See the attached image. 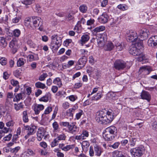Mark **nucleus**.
I'll return each mask as SVG.
<instances>
[{
	"label": "nucleus",
	"mask_w": 157,
	"mask_h": 157,
	"mask_svg": "<svg viewBox=\"0 0 157 157\" xmlns=\"http://www.w3.org/2000/svg\"><path fill=\"white\" fill-rule=\"evenodd\" d=\"M114 112L111 109L108 111L105 109L99 111V123L106 124L110 123L114 118Z\"/></svg>",
	"instance_id": "f257e3e1"
},
{
	"label": "nucleus",
	"mask_w": 157,
	"mask_h": 157,
	"mask_svg": "<svg viewBox=\"0 0 157 157\" xmlns=\"http://www.w3.org/2000/svg\"><path fill=\"white\" fill-rule=\"evenodd\" d=\"M62 36L54 34L51 36V48L53 50L56 51L61 46L62 42Z\"/></svg>",
	"instance_id": "f03ea898"
},
{
	"label": "nucleus",
	"mask_w": 157,
	"mask_h": 157,
	"mask_svg": "<svg viewBox=\"0 0 157 157\" xmlns=\"http://www.w3.org/2000/svg\"><path fill=\"white\" fill-rule=\"evenodd\" d=\"M32 21L33 22V27L36 28L39 27V29L40 31L43 30V21L41 18L38 17H33Z\"/></svg>",
	"instance_id": "7ed1b4c3"
},
{
	"label": "nucleus",
	"mask_w": 157,
	"mask_h": 157,
	"mask_svg": "<svg viewBox=\"0 0 157 157\" xmlns=\"http://www.w3.org/2000/svg\"><path fill=\"white\" fill-rule=\"evenodd\" d=\"M132 157H140L144 152V149L139 147L132 148L130 151Z\"/></svg>",
	"instance_id": "20e7f679"
},
{
	"label": "nucleus",
	"mask_w": 157,
	"mask_h": 157,
	"mask_svg": "<svg viewBox=\"0 0 157 157\" xmlns=\"http://www.w3.org/2000/svg\"><path fill=\"white\" fill-rule=\"evenodd\" d=\"M127 40L129 42H134L139 40L138 35L135 31H130L127 34Z\"/></svg>",
	"instance_id": "39448f33"
},
{
	"label": "nucleus",
	"mask_w": 157,
	"mask_h": 157,
	"mask_svg": "<svg viewBox=\"0 0 157 157\" xmlns=\"http://www.w3.org/2000/svg\"><path fill=\"white\" fill-rule=\"evenodd\" d=\"M24 127L25 130H28L27 134L25 137V139H27L30 135L33 134L35 132L36 127L35 126L32 125L30 126H25Z\"/></svg>",
	"instance_id": "423d86ee"
},
{
	"label": "nucleus",
	"mask_w": 157,
	"mask_h": 157,
	"mask_svg": "<svg viewBox=\"0 0 157 157\" xmlns=\"http://www.w3.org/2000/svg\"><path fill=\"white\" fill-rule=\"evenodd\" d=\"M126 63L122 60H117L114 63V67L115 69L120 70L124 69L126 67Z\"/></svg>",
	"instance_id": "0eeeda50"
},
{
	"label": "nucleus",
	"mask_w": 157,
	"mask_h": 157,
	"mask_svg": "<svg viewBox=\"0 0 157 157\" xmlns=\"http://www.w3.org/2000/svg\"><path fill=\"white\" fill-rule=\"evenodd\" d=\"M107 40V35L105 33L99 34V47L104 46Z\"/></svg>",
	"instance_id": "6e6552de"
},
{
	"label": "nucleus",
	"mask_w": 157,
	"mask_h": 157,
	"mask_svg": "<svg viewBox=\"0 0 157 157\" xmlns=\"http://www.w3.org/2000/svg\"><path fill=\"white\" fill-rule=\"evenodd\" d=\"M148 44L149 46L157 48V36L150 37L148 41Z\"/></svg>",
	"instance_id": "1a4fd4ad"
},
{
	"label": "nucleus",
	"mask_w": 157,
	"mask_h": 157,
	"mask_svg": "<svg viewBox=\"0 0 157 157\" xmlns=\"http://www.w3.org/2000/svg\"><path fill=\"white\" fill-rule=\"evenodd\" d=\"M149 34V32L147 29H143L139 31V36L143 40L147 39Z\"/></svg>",
	"instance_id": "9d476101"
},
{
	"label": "nucleus",
	"mask_w": 157,
	"mask_h": 157,
	"mask_svg": "<svg viewBox=\"0 0 157 157\" xmlns=\"http://www.w3.org/2000/svg\"><path fill=\"white\" fill-rule=\"evenodd\" d=\"M102 136L105 140L111 141L114 139L115 136L110 132L108 133L107 131L105 130L102 132Z\"/></svg>",
	"instance_id": "9b49d317"
},
{
	"label": "nucleus",
	"mask_w": 157,
	"mask_h": 157,
	"mask_svg": "<svg viewBox=\"0 0 157 157\" xmlns=\"http://www.w3.org/2000/svg\"><path fill=\"white\" fill-rule=\"evenodd\" d=\"M46 133V131L45 130L44 128H39L37 132V140L39 141H41L44 136L45 139V135Z\"/></svg>",
	"instance_id": "f8f14e48"
},
{
	"label": "nucleus",
	"mask_w": 157,
	"mask_h": 157,
	"mask_svg": "<svg viewBox=\"0 0 157 157\" xmlns=\"http://www.w3.org/2000/svg\"><path fill=\"white\" fill-rule=\"evenodd\" d=\"M151 71V69L149 66H144L140 68L139 72L140 74L146 75L149 74Z\"/></svg>",
	"instance_id": "ddd939ff"
},
{
	"label": "nucleus",
	"mask_w": 157,
	"mask_h": 157,
	"mask_svg": "<svg viewBox=\"0 0 157 157\" xmlns=\"http://www.w3.org/2000/svg\"><path fill=\"white\" fill-rule=\"evenodd\" d=\"M141 50L134 45L131 46L129 50V53L134 56H138L141 53Z\"/></svg>",
	"instance_id": "4468645a"
},
{
	"label": "nucleus",
	"mask_w": 157,
	"mask_h": 157,
	"mask_svg": "<svg viewBox=\"0 0 157 157\" xmlns=\"http://www.w3.org/2000/svg\"><path fill=\"white\" fill-rule=\"evenodd\" d=\"M9 47L11 49L12 53L14 54L17 51V46L16 41L12 40L9 43Z\"/></svg>",
	"instance_id": "2eb2a0df"
},
{
	"label": "nucleus",
	"mask_w": 157,
	"mask_h": 157,
	"mask_svg": "<svg viewBox=\"0 0 157 157\" xmlns=\"http://www.w3.org/2000/svg\"><path fill=\"white\" fill-rule=\"evenodd\" d=\"M67 128L68 132L74 134L77 132L78 128L75 122H73L70 124Z\"/></svg>",
	"instance_id": "dca6fc26"
},
{
	"label": "nucleus",
	"mask_w": 157,
	"mask_h": 157,
	"mask_svg": "<svg viewBox=\"0 0 157 157\" xmlns=\"http://www.w3.org/2000/svg\"><path fill=\"white\" fill-rule=\"evenodd\" d=\"M15 97L13 99L14 102H18L21 100H23L25 98L26 95L24 93H21L19 94H14Z\"/></svg>",
	"instance_id": "f3484780"
},
{
	"label": "nucleus",
	"mask_w": 157,
	"mask_h": 157,
	"mask_svg": "<svg viewBox=\"0 0 157 157\" xmlns=\"http://www.w3.org/2000/svg\"><path fill=\"white\" fill-rule=\"evenodd\" d=\"M44 109V106L42 104H36L33 106V110L36 115L38 114L41 111Z\"/></svg>",
	"instance_id": "a211bd4d"
},
{
	"label": "nucleus",
	"mask_w": 157,
	"mask_h": 157,
	"mask_svg": "<svg viewBox=\"0 0 157 157\" xmlns=\"http://www.w3.org/2000/svg\"><path fill=\"white\" fill-rule=\"evenodd\" d=\"M141 98L149 101L151 99V96L149 93L146 91H143L140 95Z\"/></svg>",
	"instance_id": "6ab92c4d"
},
{
	"label": "nucleus",
	"mask_w": 157,
	"mask_h": 157,
	"mask_svg": "<svg viewBox=\"0 0 157 157\" xmlns=\"http://www.w3.org/2000/svg\"><path fill=\"white\" fill-rule=\"evenodd\" d=\"M32 19V17H28L26 18L25 19L24 22L25 25L29 28H33V25Z\"/></svg>",
	"instance_id": "aec40b11"
},
{
	"label": "nucleus",
	"mask_w": 157,
	"mask_h": 157,
	"mask_svg": "<svg viewBox=\"0 0 157 157\" xmlns=\"http://www.w3.org/2000/svg\"><path fill=\"white\" fill-rule=\"evenodd\" d=\"M109 17L106 13H104L99 17V21L102 23H106Z\"/></svg>",
	"instance_id": "412c9836"
},
{
	"label": "nucleus",
	"mask_w": 157,
	"mask_h": 157,
	"mask_svg": "<svg viewBox=\"0 0 157 157\" xmlns=\"http://www.w3.org/2000/svg\"><path fill=\"white\" fill-rule=\"evenodd\" d=\"M105 130L107 131V132H110L114 135H116L117 133V128L114 126H111L106 128Z\"/></svg>",
	"instance_id": "4be33fe9"
},
{
	"label": "nucleus",
	"mask_w": 157,
	"mask_h": 157,
	"mask_svg": "<svg viewBox=\"0 0 157 157\" xmlns=\"http://www.w3.org/2000/svg\"><path fill=\"white\" fill-rule=\"evenodd\" d=\"M51 94L50 93H46L45 95L39 99L40 101L47 102L48 101L49 99L51 98Z\"/></svg>",
	"instance_id": "5701e85b"
},
{
	"label": "nucleus",
	"mask_w": 157,
	"mask_h": 157,
	"mask_svg": "<svg viewBox=\"0 0 157 157\" xmlns=\"http://www.w3.org/2000/svg\"><path fill=\"white\" fill-rule=\"evenodd\" d=\"M104 49L106 51H111L114 47L113 43L111 42H109L105 45H104Z\"/></svg>",
	"instance_id": "b1692460"
},
{
	"label": "nucleus",
	"mask_w": 157,
	"mask_h": 157,
	"mask_svg": "<svg viewBox=\"0 0 157 157\" xmlns=\"http://www.w3.org/2000/svg\"><path fill=\"white\" fill-rule=\"evenodd\" d=\"M90 144L89 142L87 141H83L82 142V146L83 150L86 152L88 150V148Z\"/></svg>",
	"instance_id": "393cba45"
},
{
	"label": "nucleus",
	"mask_w": 157,
	"mask_h": 157,
	"mask_svg": "<svg viewBox=\"0 0 157 157\" xmlns=\"http://www.w3.org/2000/svg\"><path fill=\"white\" fill-rule=\"evenodd\" d=\"M27 58L30 61H32L38 59V57L37 54H29L28 55Z\"/></svg>",
	"instance_id": "a878e982"
},
{
	"label": "nucleus",
	"mask_w": 157,
	"mask_h": 157,
	"mask_svg": "<svg viewBox=\"0 0 157 157\" xmlns=\"http://www.w3.org/2000/svg\"><path fill=\"white\" fill-rule=\"evenodd\" d=\"M97 139L96 138H94L91 140L92 143H94V148L95 151L96 155H98V146Z\"/></svg>",
	"instance_id": "bb28decb"
},
{
	"label": "nucleus",
	"mask_w": 157,
	"mask_h": 157,
	"mask_svg": "<svg viewBox=\"0 0 157 157\" xmlns=\"http://www.w3.org/2000/svg\"><path fill=\"white\" fill-rule=\"evenodd\" d=\"M22 120L25 123H27L29 121L28 112L27 111H24L22 113Z\"/></svg>",
	"instance_id": "cd10ccee"
},
{
	"label": "nucleus",
	"mask_w": 157,
	"mask_h": 157,
	"mask_svg": "<svg viewBox=\"0 0 157 157\" xmlns=\"http://www.w3.org/2000/svg\"><path fill=\"white\" fill-rule=\"evenodd\" d=\"M52 111V107L48 106L45 110L44 113L42 115V118L44 119L45 118V115L49 114Z\"/></svg>",
	"instance_id": "c85d7f7f"
},
{
	"label": "nucleus",
	"mask_w": 157,
	"mask_h": 157,
	"mask_svg": "<svg viewBox=\"0 0 157 157\" xmlns=\"http://www.w3.org/2000/svg\"><path fill=\"white\" fill-rule=\"evenodd\" d=\"M53 83L57 85L59 87H61L63 85L61 79L59 77L55 78L53 80Z\"/></svg>",
	"instance_id": "c756f323"
},
{
	"label": "nucleus",
	"mask_w": 157,
	"mask_h": 157,
	"mask_svg": "<svg viewBox=\"0 0 157 157\" xmlns=\"http://www.w3.org/2000/svg\"><path fill=\"white\" fill-rule=\"evenodd\" d=\"M24 105L22 102L19 103H15L14 105V109L17 111H18L24 108Z\"/></svg>",
	"instance_id": "7c9ffc66"
},
{
	"label": "nucleus",
	"mask_w": 157,
	"mask_h": 157,
	"mask_svg": "<svg viewBox=\"0 0 157 157\" xmlns=\"http://www.w3.org/2000/svg\"><path fill=\"white\" fill-rule=\"evenodd\" d=\"M137 142V139L135 137H132L129 140V144L131 147L135 146Z\"/></svg>",
	"instance_id": "2f4dec72"
},
{
	"label": "nucleus",
	"mask_w": 157,
	"mask_h": 157,
	"mask_svg": "<svg viewBox=\"0 0 157 157\" xmlns=\"http://www.w3.org/2000/svg\"><path fill=\"white\" fill-rule=\"evenodd\" d=\"M67 136L66 134L62 133L59 135H58L56 138L59 141L65 140L66 139Z\"/></svg>",
	"instance_id": "473e14b6"
},
{
	"label": "nucleus",
	"mask_w": 157,
	"mask_h": 157,
	"mask_svg": "<svg viewBox=\"0 0 157 157\" xmlns=\"http://www.w3.org/2000/svg\"><path fill=\"white\" fill-rule=\"evenodd\" d=\"M35 86L38 88H41L42 89H44L46 88L45 85L42 82H38L35 83Z\"/></svg>",
	"instance_id": "72a5a7b5"
},
{
	"label": "nucleus",
	"mask_w": 157,
	"mask_h": 157,
	"mask_svg": "<svg viewBox=\"0 0 157 157\" xmlns=\"http://www.w3.org/2000/svg\"><path fill=\"white\" fill-rule=\"evenodd\" d=\"M25 60L23 58H20L19 59L17 62V66L18 67H20L23 65L25 62Z\"/></svg>",
	"instance_id": "f704fd0d"
},
{
	"label": "nucleus",
	"mask_w": 157,
	"mask_h": 157,
	"mask_svg": "<svg viewBox=\"0 0 157 157\" xmlns=\"http://www.w3.org/2000/svg\"><path fill=\"white\" fill-rule=\"evenodd\" d=\"M0 43L4 48L6 47L7 44L6 38L3 37H0Z\"/></svg>",
	"instance_id": "c9c22d12"
},
{
	"label": "nucleus",
	"mask_w": 157,
	"mask_h": 157,
	"mask_svg": "<svg viewBox=\"0 0 157 157\" xmlns=\"http://www.w3.org/2000/svg\"><path fill=\"white\" fill-rule=\"evenodd\" d=\"M115 46L117 48V49L119 51L122 50L124 48V46L121 44L119 43L117 41L114 42Z\"/></svg>",
	"instance_id": "e433bc0d"
},
{
	"label": "nucleus",
	"mask_w": 157,
	"mask_h": 157,
	"mask_svg": "<svg viewBox=\"0 0 157 157\" xmlns=\"http://www.w3.org/2000/svg\"><path fill=\"white\" fill-rule=\"evenodd\" d=\"M138 56H139L137 57L136 59V60L139 62L143 61L144 60L146 59L144 55L141 52V53L138 55Z\"/></svg>",
	"instance_id": "4c0bfd02"
},
{
	"label": "nucleus",
	"mask_w": 157,
	"mask_h": 157,
	"mask_svg": "<svg viewBox=\"0 0 157 157\" xmlns=\"http://www.w3.org/2000/svg\"><path fill=\"white\" fill-rule=\"evenodd\" d=\"M79 9L82 13H85L87 10V7L86 5L83 4L79 6Z\"/></svg>",
	"instance_id": "58836bf2"
},
{
	"label": "nucleus",
	"mask_w": 157,
	"mask_h": 157,
	"mask_svg": "<svg viewBox=\"0 0 157 157\" xmlns=\"http://www.w3.org/2000/svg\"><path fill=\"white\" fill-rule=\"evenodd\" d=\"M89 38L90 37L88 35L86 34L82 36L81 41L82 43H85L89 40Z\"/></svg>",
	"instance_id": "ea45409f"
},
{
	"label": "nucleus",
	"mask_w": 157,
	"mask_h": 157,
	"mask_svg": "<svg viewBox=\"0 0 157 157\" xmlns=\"http://www.w3.org/2000/svg\"><path fill=\"white\" fill-rule=\"evenodd\" d=\"M84 113L82 110L80 109H79L78 113H77L76 114L75 119L77 120H79L81 118L82 115Z\"/></svg>",
	"instance_id": "a19ab883"
},
{
	"label": "nucleus",
	"mask_w": 157,
	"mask_h": 157,
	"mask_svg": "<svg viewBox=\"0 0 157 157\" xmlns=\"http://www.w3.org/2000/svg\"><path fill=\"white\" fill-rule=\"evenodd\" d=\"M27 43L28 45L30 47L33 48H36L37 45L33 43V42L31 40H28L27 41Z\"/></svg>",
	"instance_id": "79ce46f5"
},
{
	"label": "nucleus",
	"mask_w": 157,
	"mask_h": 157,
	"mask_svg": "<svg viewBox=\"0 0 157 157\" xmlns=\"http://www.w3.org/2000/svg\"><path fill=\"white\" fill-rule=\"evenodd\" d=\"M86 63V59H84L83 58L80 59L78 62V65H80L81 67H83Z\"/></svg>",
	"instance_id": "37998d69"
},
{
	"label": "nucleus",
	"mask_w": 157,
	"mask_h": 157,
	"mask_svg": "<svg viewBox=\"0 0 157 157\" xmlns=\"http://www.w3.org/2000/svg\"><path fill=\"white\" fill-rule=\"evenodd\" d=\"M74 147L75 145L74 144L67 145L63 147V150L65 151H67L70 149H72Z\"/></svg>",
	"instance_id": "c03bdc74"
},
{
	"label": "nucleus",
	"mask_w": 157,
	"mask_h": 157,
	"mask_svg": "<svg viewBox=\"0 0 157 157\" xmlns=\"http://www.w3.org/2000/svg\"><path fill=\"white\" fill-rule=\"evenodd\" d=\"M8 20V17L7 15H5V17L0 18V23H6Z\"/></svg>",
	"instance_id": "a18cd8bd"
},
{
	"label": "nucleus",
	"mask_w": 157,
	"mask_h": 157,
	"mask_svg": "<svg viewBox=\"0 0 157 157\" xmlns=\"http://www.w3.org/2000/svg\"><path fill=\"white\" fill-rule=\"evenodd\" d=\"M116 94H117V93H115L111 91L109 92L107 94V96L110 99H113V98L115 97L117 95Z\"/></svg>",
	"instance_id": "49530a36"
},
{
	"label": "nucleus",
	"mask_w": 157,
	"mask_h": 157,
	"mask_svg": "<svg viewBox=\"0 0 157 157\" xmlns=\"http://www.w3.org/2000/svg\"><path fill=\"white\" fill-rule=\"evenodd\" d=\"M86 21L85 19L82 17L80 21L78 22L77 25L78 27H80L82 26V24H84L86 23Z\"/></svg>",
	"instance_id": "de8ad7c7"
},
{
	"label": "nucleus",
	"mask_w": 157,
	"mask_h": 157,
	"mask_svg": "<svg viewBox=\"0 0 157 157\" xmlns=\"http://www.w3.org/2000/svg\"><path fill=\"white\" fill-rule=\"evenodd\" d=\"M13 33L14 36L18 37L20 35L21 32L20 30L18 29H16L13 31Z\"/></svg>",
	"instance_id": "09e8293b"
},
{
	"label": "nucleus",
	"mask_w": 157,
	"mask_h": 157,
	"mask_svg": "<svg viewBox=\"0 0 157 157\" xmlns=\"http://www.w3.org/2000/svg\"><path fill=\"white\" fill-rule=\"evenodd\" d=\"M91 75L94 78L97 79H98V72L97 69L93 71L92 72Z\"/></svg>",
	"instance_id": "8fccbe9b"
},
{
	"label": "nucleus",
	"mask_w": 157,
	"mask_h": 157,
	"mask_svg": "<svg viewBox=\"0 0 157 157\" xmlns=\"http://www.w3.org/2000/svg\"><path fill=\"white\" fill-rule=\"evenodd\" d=\"M117 7L119 9L123 11L126 10L128 8V7L125 5H123L121 4L118 5L117 6Z\"/></svg>",
	"instance_id": "3c124183"
},
{
	"label": "nucleus",
	"mask_w": 157,
	"mask_h": 157,
	"mask_svg": "<svg viewBox=\"0 0 157 157\" xmlns=\"http://www.w3.org/2000/svg\"><path fill=\"white\" fill-rule=\"evenodd\" d=\"M20 149V147L17 146L14 148H11L10 151L11 153L16 154Z\"/></svg>",
	"instance_id": "603ef678"
},
{
	"label": "nucleus",
	"mask_w": 157,
	"mask_h": 157,
	"mask_svg": "<svg viewBox=\"0 0 157 157\" xmlns=\"http://www.w3.org/2000/svg\"><path fill=\"white\" fill-rule=\"evenodd\" d=\"M59 140L56 138L54 139L51 142V146L52 147H54L58 145Z\"/></svg>",
	"instance_id": "864d4df0"
},
{
	"label": "nucleus",
	"mask_w": 157,
	"mask_h": 157,
	"mask_svg": "<svg viewBox=\"0 0 157 157\" xmlns=\"http://www.w3.org/2000/svg\"><path fill=\"white\" fill-rule=\"evenodd\" d=\"M52 126L54 131L55 132L57 131L59 128V125L56 121H55L52 124Z\"/></svg>",
	"instance_id": "5fc2aeb1"
},
{
	"label": "nucleus",
	"mask_w": 157,
	"mask_h": 157,
	"mask_svg": "<svg viewBox=\"0 0 157 157\" xmlns=\"http://www.w3.org/2000/svg\"><path fill=\"white\" fill-rule=\"evenodd\" d=\"M0 63L3 66L6 65L7 63V59L6 58L2 57L0 59Z\"/></svg>",
	"instance_id": "6e6d98bb"
},
{
	"label": "nucleus",
	"mask_w": 157,
	"mask_h": 157,
	"mask_svg": "<svg viewBox=\"0 0 157 157\" xmlns=\"http://www.w3.org/2000/svg\"><path fill=\"white\" fill-rule=\"evenodd\" d=\"M33 3V0H24L22 2V3L25 5L26 6L31 5ZM26 7H28L26 6Z\"/></svg>",
	"instance_id": "4d7b16f0"
},
{
	"label": "nucleus",
	"mask_w": 157,
	"mask_h": 157,
	"mask_svg": "<svg viewBox=\"0 0 157 157\" xmlns=\"http://www.w3.org/2000/svg\"><path fill=\"white\" fill-rule=\"evenodd\" d=\"M138 41L137 43V46L138 47L137 48L140 49L141 50L142 48L143 47V44L142 40H140Z\"/></svg>",
	"instance_id": "13d9d810"
},
{
	"label": "nucleus",
	"mask_w": 157,
	"mask_h": 157,
	"mask_svg": "<svg viewBox=\"0 0 157 157\" xmlns=\"http://www.w3.org/2000/svg\"><path fill=\"white\" fill-rule=\"evenodd\" d=\"M59 124L61 126L67 127L68 128L70 123L68 122L61 121L60 122Z\"/></svg>",
	"instance_id": "bf43d9fd"
},
{
	"label": "nucleus",
	"mask_w": 157,
	"mask_h": 157,
	"mask_svg": "<svg viewBox=\"0 0 157 157\" xmlns=\"http://www.w3.org/2000/svg\"><path fill=\"white\" fill-rule=\"evenodd\" d=\"M66 19L67 21L73 22L74 21V18L73 16L70 14H69L67 17Z\"/></svg>",
	"instance_id": "052dcab7"
},
{
	"label": "nucleus",
	"mask_w": 157,
	"mask_h": 157,
	"mask_svg": "<svg viewBox=\"0 0 157 157\" xmlns=\"http://www.w3.org/2000/svg\"><path fill=\"white\" fill-rule=\"evenodd\" d=\"M47 76L48 75L47 74L43 73L40 75L39 78V79L40 81H44Z\"/></svg>",
	"instance_id": "680f3d73"
},
{
	"label": "nucleus",
	"mask_w": 157,
	"mask_h": 157,
	"mask_svg": "<svg viewBox=\"0 0 157 157\" xmlns=\"http://www.w3.org/2000/svg\"><path fill=\"white\" fill-rule=\"evenodd\" d=\"M68 98L71 101L74 102V101L75 100H76L77 98V96L75 95H71L69 96H68Z\"/></svg>",
	"instance_id": "e2e57ef3"
},
{
	"label": "nucleus",
	"mask_w": 157,
	"mask_h": 157,
	"mask_svg": "<svg viewBox=\"0 0 157 157\" xmlns=\"http://www.w3.org/2000/svg\"><path fill=\"white\" fill-rule=\"evenodd\" d=\"M27 153L30 155L32 156L36 154L35 151H33L32 149L30 148L28 149L27 150Z\"/></svg>",
	"instance_id": "0e129e2a"
},
{
	"label": "nucleus",
	"mask_w": 157,
	"mask_h": 157,
	"mask_svg": "<svg viewBox=\"0 0 157 157\" xmlns=\"http://www.w3.org/2000/svg\"><path fill=\"white\" fill-rule=\"evenodd\" d=\"M58 110V107L57 106L56 107L55 109L53 111V113L52 115V119H53L55 118V117L56 116V114L57 113Z\"/></svg>",
	"instance_id": "69168bd1"
},
{
	"label": "nucleus",
	"mask_w": 157,
	"mask_h": 157,
	"mask_svg": "<svg viewBox=\"0 0 157 157\" xmlns=\"http://www.w3.org/2000/svg\"><path fill=\"white\" fill-rule=\"evenodd\" d=\"M82 134L84 139L89 136V132L86 130H83Z\"/></svg>",
	"instance_id": "338daca9"
},
{
	"label": "nucleus",
	"mask_w": 157,
	"mask_h": 157,
	"mask_svg": "<svg viewBox=\"0 0 157 157\" xmlns=\"http://www.w3.org/2000/svg\"><path fill=\"white\" fill-rule=\"evenodd\" d=\"M12 136V135L11 134H9L8 135L5 136L3 139L5 141H9L11 139Z\"/></svg>",
	"instance_id": "774afa93"
}]
</instances>
